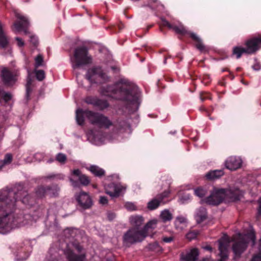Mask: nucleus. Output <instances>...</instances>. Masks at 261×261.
Here are the masks:
<instances>
[{
    "label": "nucleus",
    "mask_w": 261,
    "mask_h": 261,
    "mask_svg": "<svg viewBox=\"0 0 261 261\" xmlns=\"http://www.w3.org/2000/svg\"><path fill=\"white\" fill-rule=\"evenodd\" d=\"M203 248L207 251H211L212 250V247L210 245H206L203 247Z\"/></svg>",
    "instance_id": "5fc2aeb1"
},
{
    "label": "nucleus",
    "mask_w": 261,
    "mask_h": 261,
    "mask_svg": "<svg viewBox=\"0 0 261 261\" xmlns=\"http://www.w3.org/2000/svg\"><path fill=\"white\" fill-rule=\"evenodd\" d=\"M160 218L164 223L170 221L172 218L173 216L168 210H164L160 214Z\"/></svg>",
    "instance_id": "c756f323"
},
{
    "label": "nucleus",
    "mask_w": 261,
    "mask_h": 261,
    "mask_svg": "<svg viewBox=\"0 0 261 261\" xmlns=\"http://www.w3.org/2000/svg\"><path fill=\"white\" fill-rule=\"evenodd\" d=\"M84 101L88 105H91L93 107L97 108L100 111H103L110 106L108 100L100 99L96 96H87L85 98Z\"/></svg>",
    "instance_id": "2eb2a0df"
},
{
    "label": "nucleus",
    "mask_w": 261,
    "mask_h": 261,
    "mask_svg": "<svg viewBox=\"0 0 261 261\" xmlns=\"http://www.w3.org/2000/svg\"><path fill=\"white\" fill-rule=\"evenodd\" d=\"M167 27L169 29L173 30L176 33L181 36H188L195 42L196 47L201 52L206 53L208 50L202 43V39L195 33L188 31L183 26H177L170 23L165 19L162 18L160 23V29L161 32H163V28Z\"/></svg>",
    "instance_id": "423d86ee"
},
{
    "label": "nucleus",
    "mask_w": 261,
    "mask_h": 261,
    "mask_svg": "<svg viewBox=\"0 0 261 261\" xmlns=\"http://www.w3.org/2000/svg\"><path fill=\"white\" fill-rule=\"evenodd\" d=\"M228 76L229 77V78L231 80H233L234 78V75L231 72H230Z\"/></svg>",
    "instance_id": "13d9d810"
},
{
    "label": "nucleus",
    "mask_w": 261,
    "mask_h": 261,
    "mask_svg": "<svg viewBox=\"0 0 261 261\" xmlns=\"http://www.w3.org/2000/svg\"><path fill=\"white\" fill-rule=\"evenodd\" d=\"M174 240V237L170 236V237H164L162 238V241L164 243H169L172 242Z\"/></svg>",
    "instance_id": "de8ad7c7"
},
{
    "label": "nucleus",
    "mask_w": 261,
    "mask_h": 261,
    "mask_svg": "<svg viewBox=\"0 0 261 261\" xmlns=\"http://www.w3.org/2000/svg\"><path fill=\"white\" fill-rule=\"evenodd\" d=\"M87 169L95 176L99 178L105 176L106 174L105 170L97 165H91L90 167L87 168Z\"/></svg>",
    "instance_id": "5701e85b"
},
{
    "label": "nucleus",
    "mask_w": 261,
    "mask_h": 261,
    "mask_svg": "<svg viewBox=\"0 0 261 261\" xmlns=\"http://www.w3.org/2000/svg\"><path fill=\"white\" fill-rule=\"evenodd\" d=\"M199 255V251L197 248L192 249L186 254L182 253L180 255V261H197Z\"/></svg>",
    "instance_id": "aec40b11"
},
{
    "label": "nucleus",
    "mask_w": 261,
    "mask_h": 261,
    "mask_svg": "<svg viewBox=\"0 0 261 261\" xmlns=\"http://www.w3.org/2000/svg\"><path fill=\"white\" fill-rule=\"evenodd\" d=\"M1 96L5 102L10 101L12 98V95L10 93L5 92L0 89V97Z\"/></svg>",
    "instance_id": "f704fd0d"
},
{
    "label": "nucleus",
    "mask_w": 261,
    "mask_h": 261,
    "mask_svg": "<svg viewBox=\"0 0 261 261\" xmlns=\"http://www.w3.org/2000/svg\"><path fill=\"white\" fill-rule=\"evenodd\" d=\"M92 187H93L94 188L96 189V188H97V185H96V184H93V185H92Z\"/></svg>",
    "instance_id": "69168bd1"
},
{
    "label": "nucleus",
    "mask_w": 261,
    "mask_h": 261,
    "mask_svg": "<svg viewBox=\"0 0 261 261\" xmlns=\"http://www.w3.org/2000/svg\"><path fill=\"white\" fill-rule=\"evenodd\" d=\"M30 42L34 46H37L38 44V38L36 36L31 35L30 37Z\"/></svg>",
    "instance_id": "a18cd8bd"
},
{
    "label": "nucleus",
    "mask_w": 261,
    "mask_h": 261,
    "mask_svg": "<svg viewBox=\"0 0 261 261\" xmlns=\"http://www.w3.org/2000/svg\"><path fill=\"white\" fill-rule=\"evenodd\" d=\"M32 90L31 86H26V97L28 99L29 98L30 94L32 92Z\"/></svg>",
    "instance_id": "3c124183"
},
{
    "label": "nucleus",
    "mask_w": 261,
    "mask_h": 261,
    "mask_svg": "<svg viewBox=\"0 0 261 261\" xmlns=\"http://www.w3.org/2000/svg\"><path fill=\"white\" fill-rule=\"evenodd\" d=\"M67 159L65 154L59 153L56 156V160L61 163H64Z\"/></svg>",
    "instance_id": "a19ab883"
},
{
    "label": "nucleus",
    "mask_w": 261,
    "mask_h": 261,
    "mask_svg": "<svg viewBox=\"0 0 261 261\" xmlns=\"http://www.w3.org/2000/svg\"><path fill=\"white\" fill-rule=\"evenodd\" d=\"M194 193L196 196L202 198L205 195L206 191L201 187H199L195 190Z\"/></svg>",
    "instance_id": "c9c22d12"
},
{
    "label": "nucleus",
    "mask_w": 261,
    "mask_h": 261,
    "mask_svg": "<svg viewBox=\"0 0 261 261\" xmlns=\"http://www.w3.org/2000/svg\"><path fill=\"white\" fill-rule=\"evenodd\" d=\"M156 223L154 221L148 222L141 230L138 228L132 227L128 230L123 236L124 244L129 246L130 245L142 241L149 233L154 228Z\"/></svg>",
    "instance_id": "39448f33"
},
{
    "label": "nucleus",
    "mask_w": 261,
    "mask_h": 261,
    "mask_svg": "<svg viewBox=\"0 0 261 261\" xmlns=\"http://www.w3.org/2000/svg\"><path fill=\"white\" fill-rule=\"evenodd\" d=\"M48 191L47 190V186H39L36 190V195L38 198H42L47 196V192Z\"/></svg>",
    "instance_id": "7c9ffc66"
},
{
    "label": "nucleus",
    "mask_w": 261,
    "mask_h": 261,
    "mask_svg": "<svg viewBox=\"0 0 261 261\" xmlns=\"http://www.w3.org/2000/svg\"><path fill=\"white\" fill-rule=\"evenodd\" d=\"M252 242L253 246L255 243V236L254 233L250 232L245 235L239 234V238L232 245V250L235 255L238 257L246 249L249 242Z\"/></svg>",
    "instance_id": "6e6552de"
},
{
    "label": "nucleus",
    "mask_w": 261,
    "mask_h": 261,
    "mask_svg": "<svg viewBox=\"0 0 261 261\" xmlns=\"http://www.w3.org/2000/svg\"><path fill=\"white\" fill-rule=\"evenodd\" d=\"M229 71V70H228V69L227 68H223L222 70V72H224V71Z\"/></svg>",
    "instance_id": "e2e57ef3"
},
{
    "label": "nucleus",
    "mask_w": 261,
    "mask_h": 261,
    "mask_svg": "<svg viewBox=\"0 0 261 261\" xmlns=\"http://www.w3.org/2000/svg\"><path fill=\"white\" fill-rule=\"evenodd\" d=\"M243 54H246V51L244 47L241 46H234L232 50V56H234L236 59L241 58Z\"/></svg>",
    "instance_id": "a878e982"
},
{
    "label": "nucleus",
    "mask_w": 261,
    "mask_h": 261,
    "mask_svg": "<svg viewBox=\"0 0 261 261\" xmlns=\"http://www.w3.org/2000/svg\"><path fill=\"white\" fill-rule=\"evenodd\" d=\"M12 161V155L11 154L7 153L5 155L3 160L0 161V170L5 165L9 164Z\"/></svg>",
    "instance_id": "2f4dec72"
},
{
    "label": "nucleus",
    "mask_w": 261,
    "mask_h": 261,
    "mask_svg": "<svg viewBox=\"0 0 261 261\" xmlns=\"http://www.w3.org/2000/svg\"><path fill=\"white\" fill-rule=\"evenodd\" d=\"M85 117L87 118L91 124L99 128L107 129L113 125L109 117L102 113L89 110L77 109L76 111V120L79 125L84 124Z\"/></svg>",
    "instance_id": "7ed1b4c3"
},
{
    "label": "nucleus",
    "mask_w": 261,
    "mask_h": 261,
    "mask_svg": "<svg viewBox=\"0 0 261 261\" xmlns=\"http://www.w3.org/2000/svg\"><path fill=\"white\" fill-rule=\"evenodd\" d=\"M229 243L228 237L224 238L219 241V250L221 259L219 261H224L227 258V247Z\"/></svg>",
    "instance_id": "f3484780"
},
{
    "label": "nucleus",
    "mask_w": 261,
    "mask_h": 261,
    "mask_svg": "<svg viewBox=\"0 0 261 261\" xmlns=\"http://www.w3.org/2000/svg\"><path fill=\"white\" fill-rule=\"evenodd\" d=\"M19 21L14 23V26L17 31H23L25 34L27 33V29L29 25V22L28 19L24 16L19 17Z\"/></svg>",
    "instance_id": "412c9836"
},
{
    "label": "nucleus",
    "mask_w": 261,
    "mask_h": 261,
    "mask_svg": "<svg viewBox=\"0 0 261 261\" xmlns=\"http://www.w3.org/2000/svg\"><path fill=\"white\" fill-rule=\"evenodd\" d=\"M36 76L38 81H42L45 77V73L44 71L42 70H38L36 71Z\"/></svg>",
    "instance_id": "58836bf2"
},
{
    "label": "nucleus",
    "mask_w": 261,
    "mask_h": 261,
    "mask_svg": "<svg viewBox=\"0 0 261 261\" xmlns=\"http://www.w3.org/2000/svg\"><path fill=\"white\" fill-rule=\"evenodd\" d=\"M19 73L17 70H10L4 67L1 70V76L3 83L7 86L14 85L17 81Z\"/></svg>",
    "instance_id": "9b49d317"
},
{
    "label": "nucleus",
    "mask_w": 261,
    "mask_h": 261,
    "mask_svg": "<svg viewBox=\"0 0 261 261\" xmlns=\"http://www.w3.org/2000/svg\"><path fill=\"white\" fill-rule=\"evenodd\" d=\"M46 259L48 261L58 260L59 259L58 252L55 248H50L46 256Z\"/></svg>",
    "instance_id": "c85d7f7f"
},
{
    "label": "nucleus",
    "mask_w": 261,
    "mask_h": 261,
    "mask_svg": "<svg viewBox=\"0 0 261 261\" xmlns=\"http://www.w3.org/2000/svg\"><path fill=\"white\" fill-rule=\"evenodd\" d=\"M16 202L15 198H9L0 201V232L3 234L24 224L23 215L15 212Z\"/></svg>",
    "instance_id": "f03ea898"
},
{
    "label": "nucleus",
    "mask_w": 261,
    "mask_h": 261,
    "mask_svg": "<svg viewBox=\"0 0 261 261\" xmlns=\"http://www.w3.org/2000/svg\"><path fill=\"white\" fill-rule=\"evenodd\" d=\"M200 98L202 101H204L206 99H211V94L206 92H201L200 93Z\"/></svg>",
    "instance_id": "4c0bfd02"
},
{
    "label": "nucleus",
    "mask_w": 261,
    "mask_h": 261,
    "mask_svg": "<svg viewBox=\"0 0 261 261\" xmlns=\"http://www.w3.org/2000/svg\"><path fill=\"white\" fill-rule=\"evenodd\" d=\"M32 83V80L29 77L27 80V83L26 86H31Z\"/></svg>",
    "instance_id": "6e6d98bb"
},
{
    "label": "nucleus",
    "mask_w": 261,
    "mask_h": 261,
    "mask_svg": "<svg viewBox=\"0 0 261 261\" xmlns=\"http://www.w3.org/2000/svg\"><path fill=\"white\" fill-rule=\"evenodd\" d=\"M240 191L238 189H217L215 188L211 195L203 199V201L210 205H217L221 203L225 198H228L232 201L240 199Z\"/></svg>",
    "instance_id": "20e7f679"
},
{
    "label": "nucleus",
    "mask_w": 261,
    "mask_h": 261,
    "mask_svg": "<svg viewBox=\"0 0 261 261\" xmlns=\"http://www.w3.org/2000/svg\"><path fill=\"white\" fill-rule=\"evenodd\" d=\"M115 217V214L113 213L109 212L108 213V218L109 220H113Z\"/></svg>",
    "instance_id": "864d4df0"
},
{
    "label": "nucleus",
    "mask_w": 261,
    "mask_h": 261,
    "mask_svg": "<svg viewBox=\"0 0 261 261\" xmlns=\"http://www.w3.org/2000/svg\"><path fill=\"white\" fill-rule=\"evenodd\" d=\"M72 176V177L70 178V181L73 187H79L80 185L87 186L90 183L89 177L83 174L79 169L73 170Z\"/></svg>",
    "instance_id": "f8f14e48"
},
{
    "label": "nucleus",
    "mask_w": 261,
    "mask_h": 261,
    "mask_svg": "<svg viewBox=\"0 0 261 261\" xmlns=\"http://www.w3.org/2000/svg\"><path fill=\"white\" fill-rule=\"evenodd\" d=\"M71 61L72 67L76 69L90 64L92 62V58L89 55L88 50L86 46H80L74 49Z\"/></svg>",
    "instance_id": "1a4fd4ad"
},
{
    "label": "nucleus",
    "mask_w": 261,
    "mask_h": 261,
    "mask_svg": "<svg viewBox=\"0 0 261 261\" xmlns=\"http://www.w3.org/2000/svg\"><path fill=\"white\" fill-rule=\"evenodd\" d=\"M225 167L230 170H236L242 166L241 160L236 156L229 157L225 162Z\"/></svg>",
    "instance_id": "a211bd4d"
},
{
    "label": "nucleus",
    "mask_w": 261,
    "mask_h": 261,
    "mask_svg": "<svg viewBox=\"0 0 261 261\" xmlns=\"http://www.w3.org/2000/svg\"><path fill=\"white\" fill-rule=\"evenodd\" d=\"M224 174V172L222 169L214 170L207 172L205 175V177L206 179L213 180L220 178Z\"/></svg>",
    "instance_id": "b1692460"
},
{
    "label": "nucleus",
    "mask_w": 261,
    "mask_h": 261,
    "mask_svg": "<svg viewBox=\"0 0 261 261\" xmlns=\"http://www.w3.org/2000/svg\"><path fill=\"white\" fill-rule=\"evenodd\" d=\"M100 93L103 95L124 101L128 109L133 106L138 105L139 91L138 88L127 84L122 80L116 84L102 87Z\"/></svg>",
    "instance_id": "f257e3e1"
},
{
    "label": "nucleus",
    "mask_w": 261,
    "mask_h": 261,
    "mask_svg": "<svg viewBox=\"0 0 261 261\" xmlns=\"http://www.w3.org/2000/svg\"><path fill=\"white\" fill-rule=\"evenodd\" d=\"M47 190L49 191L47 192V196L50 197L56 196L58 194L59 188L57 186H54L52 187L47 186Z\"/></svg>",
    "instance_id": "473e14b6"
},
{
    "label": "nucleus",
    "mask_w": 261,
    "mask_h": 261,
    "mask_svg": "<svg viewBox=\"0 0 261 261\" xmlns=\"http://www.w3.org/2000/svg\"><path fill=\"white\" fill-rule=\"evenodd\" d=\"M259 202V208H258V213L261 215V197L259 198L258 200Z\"/></svg>",
    "instance_id": "4d7b16f0"
},
{
    "label": "nucleus",
    "mask_w": 261,
    "mask_h": 261,
    "mask_svg": "<svg viewBox=\"0 0 261 261\" xmlns=\"http://www.w3.org/2000/svg\"><path fill=\"white\" fill-rule=\"evenodd\" d=\"M119 29L120 30H122L123 28V24H120L119 26Z\"/></svg>",
    "instance_id": "052dcab7"
},
{
    "label": "nucleus",
    "mask_w": 261,
    "mask_h": 261,
    "mask_svg": "<svg viewBox=\"0 0 261 261\" xmlns=\"http://www.w3.org/2000/svg\"><path fill=\"white\" fill-rule=\"evenodd\" d=\"M246 55L255 54L261 48V35L253 37L245 42Z\"/></svg>",
    "instance_id": "4468645a"
},
{
    "label": "nucleus",
    "mask_w": 261,
    "mask_h": 261,
    "mask_svg": "<svg viewBox=\"0 0 261 261\" xmlns=\"http://www.w3.org/2000/svg\"><path fill=\"white\" fill-rule=\"evenodd\" d=\"M82 249L80 243L74 240L67 244L63 252L68 261H85V254L80 253Z\"/></svg>",
    "instance_id": "0eeeda50"
},
{
    "label": "nucleus",
    "mask_w": 261,
    "mask_h": 261,
    "mask_svg": "<svg viewBox=\"0 0 261 261\" xmlns=\"http://www.w3.org/2000/svg\"><path fill=\"white\" fill-rule=\"evenodd\" d=\"M43 61V57L41 55H38L35 58V66L38 67L40 66Z\"/></svg>",
    "instance_id": "79ce46f5"
},
{
    "label": "nucleus",
    "mask_w": 261,
    "mask_h": 261,
    "mask_svg": "<svg viewBox=\"0 0 261 261\" xmlns=\"http://www.w3.org/2000/svg\"><path fill=\"white\" fill-rule=\"evenodd\" d=\"M199 234V231L198 230H190L189 232L186 234V238L189 240L191 241L192 240L195 239L196 238L197 236Z\"/></svg>",
    "instance_id": "72a5a7b5"
},
{
    "label": "nucleus",
    "mask_w": 261,
    "mask_h": 261,
    "mask_svg": "<svg viewBox=\"0 0 261 261\" xmlns=\"http://www.w3.org/2000/svg\"><path fill=\"white\" fill-rule=\"evenodd\" d=\"M202 261H212V260L210 258H205Z\"/></svg>",
    "instance_id": "680f3d73"
},
{
    "label": "nucleus",
    "mask_w": 261,
    "mask_h": 261,
    "mask_svg": "<svg viewBox=\"0 0 261 261\" xmlns=\"http://www.w3.org/2000/svg\"><path fill=\"white\" fill-rule=\"evenodd\" d=\"M100 203L102 204H105L108 203V199L106 197L101 196L100 198Z\"/></svg>",
    "instance_id": "603ef678"
},
{
    "label": "nucleus",
    "mask_w": 261,
    "mask_h": 261,
    "mask_svg": "<svg viewBox=\"0 0 261 261\" xmlns=\"http://www.w3.org/2000/svg\"><path fill=\"white\" fill-rule=\"evenodd\" d=\"M200 110L201 111H206L205 109L204 108H200Z\"/></svg>",
    "instance_id": "774afa93"
},
{
    "label": "nucleus",
    "mask_w": 261,
    "mask_h": 261,
    "mask_svg": "<svg viewBox=\"0 0 261 261\" xmlns=\"http://www.w3.org/2000/svg\"><path fill=\"white\" fill-rule=\"evenodd\" d=\"M129 127V124L127 122L125 121L118 122V124L116 126V127L118 130L126 129L127 128Z\"/></svg>",
    "instance_id": "e433bc0d"
},
{
    "label": "nucleus",
    "mask_w": 261,
    "mask_h": 261,
    "mask_svg": "<svg viewBox=\"0 0 261 261\" xmlns=\"http://www.w3.org/2000/svg\"><path fill=\"white\" fill-rule=\"evenodd\" d=\"M152 26H153V24L148 25L147 26V27L146 29V32H148V30H149L150 28H151L152 27Z\"/></svg>",
    "instance_id": "bf43d9fd"
},
{
    "label": "nucleus",
    "mask_w": 261,
    "mask_h": 261,
    "mask_svg": "<svg viewBox=\"0 0 261 261\" xmlns=\"http://www.w3.org/2000/svg\"><path fill=\"white\" fill-rule=\"evenodd\" d=\"M207 218V212L205 207L201 206L197 209L195 219L197 223H201Z\"/></svg>",
    "instance_id": "4be33fe9"
},
{
    "label": "nucleus",
    "mask_w": 261,
    "mask_h": 261,
    "mask_svg": "<svg viewBox=\"0 0 261 261\" xmlns=\"http://www.w3.org/2000/svg\"><path fill=\"white\" fill-rule=\"evenodd\" d=\"M21 202L29 206H32L36 203V198L31 194H27L22 198Z\"/></svg>",
    "instance_id": "bb28decb"
},
{
    "label": "nucleus",
    "mask_w": 261,
    "mask_h": 261,
    "mask_svg": "<svg viewBox=\"0 0 261 261\" xmlns=\"http://www.w3.org/2000/svg\"><path fill=\"white\" fill-rule=\"evenodd\" d=\"M15 39L19 47H22L24 45V42L20 38L16 37Z\"/></svg>",
    "instance_id": "8fccbe9b"
},
{
    "label": "nucleus",
    "mask_w": 261,
    "mask_h": 261,
    "mask_svg": "<svg viewBox=\"0 0 261 261\" xmlns=\"http://www.w3.org/2000/svg\"><path fill=\"white\" fill-rule=\"evenodd\" d=\"M259 253L253 256L251 261H261V239L259 242Z\"/></svg>",
    "instance_id": "ea45409f"
},
{
    "label": "nucleus",
    "mask_w": 261,
    "mask_h": 261,
    "mask_svg": "<svg viewBox=\"0 0 261 261\" xmlns=\"http://www.w3.org/2000/svg\"><path fill=\"white\" fill-rule=\"evenodd\" d=\"M187 219L182 216L176 217L175 222V227L177 230H182L187 226Z\"/></svg>",
    "instance_id": "393cba45"
},
{
    "label": "nucleus",
    "mask_w": 261,
    "mask_h": 261,
    "mask_svg": "<svg viewBox=\"0 0 261 261\" xmlns=\"http://www.w3.org/2000/svg\"><path fill=\"white\" fill-rule=\"evenodd\" d=\"M252 68L256 71H258L261 68V65L259 62H256L252 65Z\"/></svg>",
    "instance_id": "09e8293b"
},
{
    "label": "nucleus",
    "mask_w": 261,
    "mask_h": 261,
    "mask_svg": "<svg viewBox=\"0 0 261 261\" xmlns=\"http://www.w3.org/2000/svg\"><path fill=\"white\" fill-rule=\"evenodd\" d=\"M170 193L169 190H165L163 193L158 194L147 203V208L152 211L158 208L160 205H164L167 202V198Z\"/></svg>",
    "instance_id": "ddd939ff"
},
{
    "label": "nucleus",
    "mask_w": 261,
    "mask_h": 261,
    "mask_svg": "<svg viewBox=\"0 0 261 261\" xmlns=\"http://www.w3.org/2000/svg\"><path fill=\"white\" fill-rule=\"evenodd\" d=\"M110 68L114 74H118L120 70V67L116 65L111 66Z\"/></svg>",
    "instance_id": "49530a36"
},
{
    "label": "nucleus",
    "mask_w": 261,
    "mask_h": 261,
    "mask_svg": "<svg viewBox=\"0 0 261 261\" xmlns=\"http://www.w3.org/2000/svg\"><path fill=\"white\" fill-rule=\"evenodd\" d=\"M125 207L128 211H134L136 210V206L135 204L132 202H126L125 204Z\"/></svg>",
    "instance_id": "c03bdc74"
},
{
    "label": "nucleus",
    "mask_w": 261,
    "mask_h": 261,
    "mask_svg": "<svg viewBox=\"0 0 261 261\" xmlns=\"http://www.w3.org/2000/svg\"><path fill=\"white\" fill-rule=\"evenodd\" d=\"M87 79L91 83L101 84L109 81V77L100 66H94L89 69L86 74Z\"/></svg>",
    "instance_id": "9d476101"
},
{
    "label": "nucleus",
    "mask_w": 261,
    "mask_h": 261,
    "mask_svg": "<svg viewBox=\"0 0 261 261\" xmlns=\"http://www.w3.org/2000/svg\"><path fill=\"white\" fill-rule=\"evenodd\" d=\"M47 179H63L64 178V176L62 174H51L50 175H48L45 177Z\"/></svg>",
    "instance_id": "37998d69"
},
{
    "label": "nucleus",
    "mask_w": 261,
    "mask_h": 261,
    "mask_svg": "<svg viewBox=\"0 0 261 261\" xmlns=\"http://www.w3.org/2000/svg\"><path fill=\"white\" fill-rule=\"evenodd\" d=\"M143 218L140 216H134L130 217V222L133 226V227L139 228V227L143 224Z\"/></svg>",
    "instance_id": "cd10ccee"
},
{
    "label": "nucleus",
    "mask_w": 261,
    "mask_h": 261,
    "mask_svg": "<svg viewBox=\"0 0 261 261\" xmlns=\"http://www.w3.org/2000/svg\"><path fill=\"white\" fill-rule=\"evenodd\" d=\"M79 205L83 209L89 208L92 205V200L89 195L84 192H82L76 198Z\"/></svg>",
    "instance_id": "dca6fc26"
},
{
    "label": "nucleus",
    "mask_w": 261,
    "mask_h": 261,
    "mask_svg": "<svg viewBox=\"0 0 261 261\" xmlns=\"http://www.w3.org/2000/svg\"><path fill=\"white\" fill-rule=\"evenodd\" d=\"M122 190L120 186L112 182L106 187V192L112 197H117L119 196Z\"/></svg>",
    "instance_id": "6ab92c4d"
},
{
    "label": "nucleus",
    "mask_w": 261,
    "mask_h": 261,
    "mask_svg": "<svg viewBox=\"0 0 261 261\" xmlns=\"http://www.w3.org/2000/svg\"><path fill=\"white\" fill-rule=\"evenodd\" d=\"M167 57H165V59H164V63L165 64H166V61H167Z\"/></svg>",
    "instance_id": "0e129e2a"
},
{
    "label": "nucleus",
    "mask_w": 261,
    "mask_h": 261,
    "mask_svg": "<svg viewBox=\"0 0 261 261\" xmlns=\"http://www.w3.org/2000/svg\"><path fill=\"white\" fill-rule=\"evenodd\" d=\"M241 69L242 68L241 67H238V68H237L236 70L237 71H239L241 70Z\"/></svg>",
    "instance_id": "338daca9"
}]
</instances>
